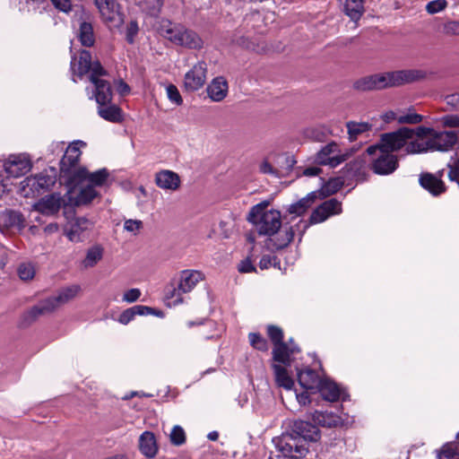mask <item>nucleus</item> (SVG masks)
<instances>
[{"instance_id":"47","label":"nucleus","mask_w":459,"mask_h":459,"mask_svg":"<svg viewBox=\"0 0 459 459\" xmlns=\"http://www.w3.org/2000/svg\"><path fill=\"white\" fill-rule=\"evenodd\" d=\"M170 443L176 446L184 445L186 441V437L184 429L181 426L176 425L170 432Z\"/></svg>"},{"instance_id":"29","label":"nucleus","mask_w":459,"mask_h":459,"mask_svg":"<svg viewBox=\"0 0 459 459\" xmlns=\"http://www.w3.org/2000/svg\"><path fill=\"white\" fill-rule=\"evenodd\" d=\"M317 198V192L313 191L298 202L290 204L287 209V212L290 214L301 216L314 204Z\"/></svg>"},{"instance_id":"56","label":"nucleus","mask_w":459,"mask_h":459,"mask_svg":"<svg viewBox=\"0 0 459 459\" xmlns=\"http://www.w3.org/2000/svg\"><path fill=\"white\" fill-rule=\"evenodd\" d=\"M141 295L142 291L140 289H130L124 293L122 301L126 303H133L136 301L141 297Z\"/></svg>"},{"instance_id":"55","label":"nucleus","mask_w":459,"mask_h":459,"mask_svg":"<svg viewBox=\"0 0 459 459\" xmlns=\"http://www.w3.org/2000/svg\"><path fill=\"white\" fill-rule=\"evenodd\" d=\"M446 6V0H433L427 4L426 10L429 13L434 14L443 11Z\"/></svg>"},{"instance_id":"19","label":"nucleus","mask_w":459,"mask_h":459,"mask_svg":"<svg viewBox=\"0 0 459 459\" xmlns=\"http://www.w3.org/2000/svg\"><path fill=\"white\" fill-rule=\"evenodd\" d=\"M297 379L299 385L304 390L310 391L311 394H316V389H318V385L322 380L318 373L309 368L298 369Z\"/></svg>"},{"instance_id":"64","label":"nucleus","mask_w":459,"mask_h":459,"mask_svg":"<svg viewBox=\"0 0 459 459\" xmlns=\"http://www.w3.org/2000/svg\"><path fill=\"white\" fill-rule=\"evenodd\" d=\"M346 160H347L346 154H337V155L330 157V159L328 160L329 162H327V165H329L332 168H335L336 166L342 163Z\"/></svg>"},{"instance_id":"3","label":"nucleus","mask_w":459,"mask_h":459,"mask_svg":"<svg viewBox=\"0 0 459 459\" xmlns=\"http://www.w3.org/2000/svg\"><path fill=\"white\" fill-rule=\"evenodd\" d=\"M79 290L80 286L78 285L68 286L60 290L56 296L48 297L40 300L22 315L21 325L28 326L35 322L40 316L52 313L59 306L73 299Z\"/></svg>"},{"instance_id":"15","label":"nucleus","mask_w":459,"mask_h":459,"mask_svg":"<svg viewBox=\"0 0 459 459\" xmlns=\"http://www.w3.org/2000/svg\"><path fill=\"white\" fill-rule=\"evenodd\" d=\"M56 181V170L51 169V174L47 171L40 172L33 177L27 178L24 182L32 195L41 194L50 189Z\"/></svg>"},{"instance_id":"31","label":"nucleus","mask_w":459,"mask_h":459,"mask_svg":"<svg viewBox=\"0 0 459 459\" xmlns=\"http://www.w3.org/2000/svg\"><path fill=\"white\" fill-rule=\"evenodd\" d=\"M342 11L352 21L357 22L364 13V0H339Z\"/></svg>"},{"instance_id":"45","label":"nucleus","mask_w":459,"mask_h":459,"mask_svg":"<svg viewBox=\"0 0 459 459\" xmlns=\"http://www.w3.org/2000/svg\"><path fill=\"white\" fill-rule=\"evenodd\" d=\"M250 345L260 351H267L269 349L267 340L260 333H250L248 334Z\"/></svg>"},{"instance_id":"33","label":"nucleus","mask_w":459,"mask_h":459,"mask_svg":"<svg viewBox=\"0 0 459 459\" xmlns=\"http://www.w3.org/2000/svg\"><path fill=\"white\" fill-rule=\"evenodd\" d=\"M98 114L103 119L112 123H119L123 120L122 110L117 105H99Z\"/></svg>"},{"instance_id":"43","label":"nucleus","mask_w":459,"mask_h":459,"mask_svg":"<svg viewBox=\"0 0 459 459\" xmlns=\"http://www.w3.org/2000/svg\"><path fill=\"white\" fill-rule=\"evenodd\" d=\"M143 315V305H136L132 307H129L126 310H124L117 321L122 325H127L132 320L134 319L135 316H142Z\"/></svg>"},{"instance_id":"34","label":"nucleus","mask_w":459,"mask_h":459,"mask_svg":"<svg viewBox=\"0 0 459 459\" xmlns=\"http://www.w3.org/2000/svg\"><path fill=\"white\" fill-rule=\"evenodd\" d=\"M232 43L236 44L243 48L247 50H252L256 53H261L264 51V45L260 42L256 38H249L246 36H235L232 39Z\"/></svg>"},{"instance_id":"40","label":"nucleus","mask_w":459,"mask_h":459,"mask_svg":"<svg viewBox=\"0 0 459 459\" xmlns=\"http://www.w3.org/2000/svg\"><path fill=\"white\" fill-rule=\"evenodd\" d=\"M457 443H448L442 446L438 459H459V432L456 435Z\"/></svg>"},{"instance_id":"53","label":"nucleus","mask_w":459,"mask_h":459,"mask_svg":"<svg viewBox=\"0 0 459 459\" xmlns=\"http://www.w3.org/2000/svg\"><path fill=\"white\" fill-rule=\"evenodd\" d=\"M35 271L31 264H22L18 267V275L23 281L31 280L34 277Z\"/></svg>"},{"instance_id":"1","label":"nucleus","mask_w":459,"mask_h":459,"mask_svg":"<svg viewBox=\"0 0 459 459\" xmlns=\"http://www.w3.org/2000/svg\"><path fill=\"white\" fill-rule=\"evenodd\" d=\"M320 437V430L316 425L309 420H296L289 431L273 438L278 455L268 459H304L308 453L309 442H316Z\"/></svg>"},{"instance_id":"52","label":"nucleus","mask_w":459,"mask_h":459,"mask_svg":"<svg viewBox=\"0 0 459 459\" xmlns=\"http://www.w3.org/2000/svg\"><path fill=\"white\" fill-rule=\"evenodd\" d=\"M422 120L423 116L417 113H408L397 117V122L399 124L417 125L421 123Z\"/></svg>"},{"instance_id":"23","label":"nucleus","mask_w":459,"mask_h":459,"mask_svg":"<svg viewBox=\"0 0 459 459\" xmlns=\"http://www.w3.org/2000/svg\"><path fill=\"white\" fill-rule=\"evenodd\" d=\"M91 226V222L84 218L79 217L72 221L65 228V236L72 242H80L82 240V234L88 230Z\"/></svg>"},{"instance_id":"9","label":"nucleus","mask_w":459,"mask_h":459,"mask_svg":"<svg viewBox=\"0 0 459 459\" xmlns=\"http://www.w3.org/2000/svg\"><path fill=\"white\" fill-rule=\"evenodd\" d=\"M411 128L401 127L396 131L385 133L380 135L379 151H386L391 153L399 151L407 140L411 139Z\"/></svg>"},{"instance_id":"17","label":"nucleus","mask_w":459,"mask_h":459,"mask_svg":"<svg viewBox=\"0 0 459 459\" xmlns=\"http://www.w3.org/2000/svg\"><path fill=\"white\" fill-rule=\"evenodd\" d=\"M25 228V219L21 212L5 209L0 212V231L17 230Z\"/></svg>"},{"instance_id":"61","label":"nucleus","mask_w":459,"mask_h":459,"mask_svg":"<svg viewBox=\"0 0 459 459\" xmlns=\"http://www.w3.org/2000/svg\"><path fill=\"white\" fill-rule=\"evenodd\" d=\"M238 271L240 273H256V268L254 266L252 261L249 257L242 260L238 265Z\"/></svg>"},{"instance_id":"4","label":"nucleus","mask_w":459,"mask_h":459,"mask_svg":"<svg viewBox=\"0 0 459 459\" xmlns=\"http://www.w3.org/2000/svg\"><path fill=\"white\" fill-rule=\"evenodd\" d=\"M78 144L85 145L82 141L74 142L67 146L60 160V177L69 187L83 182V177L86 175V168L78 166L82 155Z\"/></svg>"},{"instance_id":"10","label":"nucleus","mask_w":459,"mask_h":459,"mask_svg":"<svg viewBox=\"0 0 459 459\" xmlns=\"http://www.w3.org/2000/svg\"><path fill=\"white\" fill-rule=\"evenodd\" d=\"M171 44L188 48H200L203 41L195 30H158Z\"/></svg>"},{"instance_id":"46","label":"nucleus","mask_w":459,"mask_h":459,"mask_svg":"<svg viewBox=\"0 0 459 459\" xmlns=\"http://www.w3.org/2000/svg\"><path fill=\"white\" fill-rule=\"evenodd\" d=\"M266 333L273 346L285 342L283 330L278 325H268Z\"/></svg>"},{"instance_id":"35","label":"nucleus","mask_w":459,"mask_h":459,"mask_svg":"<svg viewBox=\"0 0 459 459\" xmlns=\"http://www.w3.org/2000/svg\"><path fill=\"white\" fill-rule=\"evenodd\" d=\"M74 60L75 57H73L71 61V68L78 74V76L82 77L84 74L90 72L91 68V55L89 51H81L77 70L74 68Z\"/></svg>"},{"instance_id":"26","label":"nucleus","mask_w":459,"mask_h":459,"mask_svg":"<svg viewBox=\"0 0 459 459\" xmlns=\"http://www.w3.org/2000/svg\"><path fill=\"white\" fill-rule=\"evenodd\" d=\"M312 420L316 423L315 425L325 427V428H336L342 425L341 417L333 412L315 411L311 414Z\"/></svg>"},{"instance_id":"36","label":"nucleus","mask_w":459,"mask_h":459,"mask_svg":"<svg viewBox=\"0 0 459 459\" xmlns=\"http://www.w3.org/2000/svg\"><path fill=\"white\" fill-rule=\"evenodd\" d=\"M352 88L360 92L378 91L375 74L357 79L354 81Z\"/></svg>"},{"instance_id":"11","label":"nucleus","mask_w":459,"mask_h":459,"mask_svg":"<svg viewBox=\"0 0 459 459\" xmlns=\"http://www.w3.org/2000/svg\"><path fill=\"white\" fill-rule=\"evenodd\" d=\"M399 168V159L394 153L379 151V155L374 159L369 169L377 175L387 176L393 174Z\"/></svg>"},{"instance_id":"24","label":"nucleus","mask_w":459,"mask_h":459,"mask_svg":"<svg viewBox=\"0 0 459 459\" xmlns=\"http://www.w3.org/2000/svg\"><path fill=\"white\" fill-rule=\"evenodd\" d=\"M319 394L321 397L327 402L334 403L340 399L341 389L339 385L329 378H322L316 394Z\"/></svg>"},{"instance_id":"18","label":"nucleus","mask_w":459,"mask_h":459,"mask_svg":"<svg viewBox=\"0 0 459 459\" xmlns=\"http://www.w3.org/2000/svg\"><path fill=\"white\" fill-rule=\"evenodd\" d=\"M295 230L292 226L284 227L282 231L278 230L274 236L269 237L264 242V247L270 252H276L287 247L293 240Z\"/></svg>"},{"instance_id":"39","label":"nucleus","mask_w":459,"mask_h":459,"mask_svg":"<svg viewBox=\"0 0 459 459\" xmlns=\"http://www.w3.org/2000/svg\"><path fill=\"white\" fill-rule=\"evenodd\" d=\"M336 152H339L338 144L335 142L329 143L316 153V162L319 165H327L331 155Z\"/></svg>"},{"instance_id":"54","label":"nucleus","mask_w":459,"mask_h":459,"mask_svg":"<svg viewBox=\"0 0 459 459\" xmlns=\"http://www.w3.org/2000/svg\"><path fill=\"white\" fill-rule=\"evenodd\" d=\"M94 30H79L78 39L82 46L91 47L95 42Z\"/></svg>"},{"instance_id":"38","label":"nucleus","mask_w":459,"mask_h":459,"mask_svg":"<svg viewBox=\"0 0 459 459\" xmlns=\"http://www.w3.org/2000/svg\"><path fill=\"white\" fill-rule=\"evenodd\" d=\"M109 177V172L107 169H100L95 172L90 173L86 169V175L83 177V181H89V186H102L106 184Z\"/></svg>"},{"instance_id":"58","label":"nucleus","mask_w":459,"mask_h":459,"mask_svg":"<svg viewBox=\"0 0 459 459\" xmlns=\"http://www.w3.org/2000/svg\"><path fill=\"white\" fill-rule=\"evenodd\" d=\"M441 122L445 127H459V116L446 115L441 118Z\"/></svg>"},{"instance_id":"27","label":"nucleus","mask_w":459,"mask_h":459,"mask_svg":"<svg viewBox=\"0 0 459 459\" xmlns=\"http://www.w3.org/2000/svg\"><path fill=\"white\" fill-rule=\"evenodd\" d=\"M94 85L93 95L99 105L109 104L112 100V91L110 84L106 80H100L91 82Z\"/></svg>"},{"instance_id":"25","label":"nucleus","mask_w":459,"mask_h":459,"mask_svg":"<svg viewBox=\"0 0 459 459\" xmlns=\"http://www.w3.org/2000/svg\"><path fill=\"white\" fill-rule=\"evenodd\" d=\"M228 90V82L222 76L215 77L206 88L209 98L215 102L224 100Z\"/></svg>"},{"instance_id":"42","label":"nucleus","mask_w":459,"mask_h":459,"mask_svg":"<svg viewBox=\"0 0 459 459\" xmlns=\"http://www.w3.org/2000/svg\"><path fill=\"white\" fill-rule=\"evenodd\" d=\"M346 126L351 142L356 141L359 134L368 132L371 127L368 123H357L354 121L348 122Z\"/></svg>"},{"instance_id":"48","label":"nucleus","mask_w":459,"mask_h":459,"mask_svg":"<svg viewBox=\"0 0 459 459\" xmlns=\"http://www.w3.org/2000/svg\"><path fill=\"white\" fill-rule=\"evenodd\" d=\"M164 0H145V13L157 17L163 6Z\"/></svg>"},{"instance_id":"62","label":"nucleus","mask_w":459,"mask_h":459,"mask_svg":"<svg viewBox=\"0 0 459 459\" xmlns=\"http://www.w3.org/2000/svg\"><path fill=\"white\" fill-rule=\"evenodd\" d=\"M56 8L64 13H69L72 10L71 0H51Z\"/></svg>"},{"instance_id":"32","label":"nucleus","mask_w":459,"mask_h":459,"mask_svg":"<svg viewBox=\"0 0 459 459\" xmlns=\"http://www.w3.org/2000/svg\"><path fill=\"white\" fill-rule=\"evenodd\" d=\"M346 181L347 179L343 175L330 178L318 191H316L318 198L324 199L327 196L334 195L344 186Z\"/></svg>"},{"instance_id":"57","label":"nucleus","mask_w":459,"mask_h":459,"mask_svg":"<svg viewBox=\"0 0 459 459\" xmlns=\"http://www.w3.org/2000/svg\"><path fill=\"white\" fill-rule=\"evenodd\" d=\"M411 138H413V136H417L421 139L427 137L428 135L433 136L435 133V130L433 128L426 127L423 126H420L415 129H411Z\"/></svg>"},{"instance_id":"6","label":"nucleus","mask_w":459,"mask_h":459,"mask_svg":"<svg viewBox=\"0 0 459 459\" xmlns=\"http://www.w3.org/2000/svg\"><path fill=\"white\" fill-rule=\"evenodd\" d=\"M342 212V203L335 198H331L323 202L311 212L308 221H300L295 225L298 230H300L299 241L305 231L310 225L317 224L325 221L330 216L339 214Z\"/></svg>"},{"instance_id":"5","label":"nucleus","mask_w":459,"mask_h":459,"mask_svg":"<svg viewBox=\"0 0 459 459\" xmlns=\"http://www.w3.org/2000/svg\"><path fill=\"white\" fill-rule=\"evenodd\" d=\"M428 73L421 69H403L375 74L377 91L397 88L427 78Z\"/></svg>"},{"instance_id":"59","label":"nucleus","mask_w":459,"mask_h":459,"mask_svg":"<svg viewBox=\"0 0 459 459\" xmlns=\"http://www.w3.org/2000/svg\"><path fill=\"white\" fill-rule=\"evenodd\" d=\"M315 394H311L310 391L304 390L301 393H297L296 397L300 405H307L310 404L313 402L312 395Z\"/></svg>"},{"instance_id":"16","label":"nucleus","mask_w":459,"mask_h":459,"mask_svg":"<svg viewBox=\"0 0 459 459\" xmlns=\"http://www.w3.org/2000/svg\"><path fill=\"white\" fill-rule=\"evenodd\" d=\"M459 141V136L455 131L436 132L432 138L429 139L430 151L448 152Z\"/></svg>"},{"instance_id":"21","label":"nucleus","mask_w":459,"mask_h":459,"mask_svg":"<svg viewBox=\"0 0 459 459\" xmlns=\"http://www.w3.org/2000/svg\"><path fill=\"white\" fill-rule=\"evenodd\" d=\"M62 204L63 199L59 194H52L37 202L34 204V209L44 215H53L59 212Z\"/></svg>"},{"instance_id":"22","label":"nucleus","mask_w":459,"mask_h":459,"mask_svg":"<svg viewBox=\"0 0 459 459\" xmlns=\"http://www.w3.org/2000/svg\"><path fill=\"white\" fill-rule=\"evenodd\" d=\"M419 183L434 196H438L446 190L444 181L429 172H422L420 175Z\"/></svg>"},{"instance_id":"37","label":"nucleus","mask_w":459,"mask_h":459,"mask_svg":"<svg viewBox=\"0 0 459 459\" xmlns=\"http://www.w3.org/2000/svg\"><path fill=\"white\" fill-rule=\"evenodd\" d=\"M104 249L100 245H95L87 250L86 256L82 261L84 268L95 266L102 259Z\"/></svg>"},{"instance_id":"30","label":"nucleus","mask_w":459,"mask_h":459,"mask_svg":"<svg viewBox=\"0 0 459 459\" xmlns=\"http://www.w3.org/2000/svg\"><path fill=\"white\" fill-rule=\"evenodd\" d=\"M271 367L274 373V381L277 386L291 390L294 386V380L289 375L287 367L276 363H273Z\"/></svg>"},{"instance_id":"14","label":"nucleus","mask_w":459,"mask_h":459,"mask_svg":"<svg viewBox=\"0 0 459 459\" xmlns=\"http://www.w3.org/2000/svg\"><path fill=\"white\" fill-rule=\"evenodd\" d=\"M368 163L367 156L360 155L346 163L342 169V173L348 180H355L356 182H364L368 179Z\"/></svg>"},{"instance_id":"8","label":"nucleus","mask_w":459,"mask_h":459,"mask_svg":"<svg viewBox=\"0 0 459 459\" xmlns=\"http://www.w3.org/2000/svg\"><path fill=\"white\" fill-rule=\"evenodd\" d=\"M94 4L109 29L119 28L124 23L125 16L117 0H94Z\"/></svg>"},{"instance_id":"28","label":"nucleus","mask_w":459,"mask_h":459,"mask_svg":"<svg viewBox=\"0 0 459 459\" xmlns=\"http://www.w3.org/2000/svg\"><path fill=\"white\" fill-rule=\"evenodd\" d=\"M293 349L289 350L287 343L282 342L273 346L272 359L273 363L284 367H290L292 363Z\"/></svg>"},{"instance_id":"51","label":"nucleus","mask_w":459,"mask_h":459,"mask_svg":"<svg viewBox=\"0 0 459 459\" xmlns=\"http://www.w3.org/2000/svg\"><path fill=\"white\" fill-rule=\"evenodd\" d=\"M167 96L169 100L176 104L177 106H180L183 103V99L180 95V92L176 85L170 83L166 87Z\"/></svg>"},{"instance_id":"2","label":"nucleus","mask_w":459,"mask_h":459,"mask_svg":"<svg viewBox=\"0 0 459 459\" xmlns=\"http://www.w3.org/2000/svg\"><path fill=\"white\" fill-rule=\"evenodd\" d=\"M269 201H263L251 207L247 221L255 227L259 236H274L281 228V213L275 209L267 210Z\"/></svg>"},{"instance_id":"44","label":"nucleus","mask_w":459,"mask_h":459,"mask_svg":"<svg viewBox=\"0 0 459 459\" xmlns=\"http://www.w3.org/2000/svg\"><path fill=\"white\" fill-rule=\"evenodd\" d=\"M159 447L155 435L145 430V457L153 458L158 453Z\"/></svg>"},{"instance_id":"60","label":"nucleus","mask_w":459,"mask_h":459,"mask_svg":"<svg viewBox=\"0 0 459 459\" xmlns=\"http://www.w3.org/2000/svg\"><path fill=\"white\" fill-rule=\"evenodd\" d=\"M142 225V221L126 220L124 223V229L128 232L136 233L141 229Z\"/></svg>"},{"instance_id":"50","label":"nucleus","mask_w":459,"mask_h":459,"mask_svg":"<svg viewBox=\"0 0 459 459\" xmlns=\"http://www.w3.org/2000/svg\"><path fill=\"white\" fill-rule=\"evenodd\" d=\"M89 73H91L89 79L91 82L102 80L100 76H104L107 74L106 70L102 67L101 64L99 61L91 62V68Z\"/></svg>"},{"instance_id":"7","label":"nucleus","mask_w":459,"mask_h":459,"mask_svg":"<svg viewBox=\"0 0 459 459\" xmlns=\"http://www.w3.org/2000/svg\"><path fill=\"white\" fill-rule=\"evenodd\" d=\"M204 279V274L200 271L184 270L180 273V278L178 288H173L166 294L169 301L168 305L177 306L182 303L183 299L179 297L180 292L187 293L191 291L195 286Z\"/></svg>"},{"instance_id":"20","label":"nucleus","mask_w":459,"mask_h":459,"mask_svg":"<svg viewBox=\"0 0 459 459\" xmlns=\"http://www.w3.org/2000/svg\"><path fill=\"white\" fill-rule=\"evenodd\" d=\"M154 181L158 187L164 190L177 191L181 186L179 175L169 169L157 172Z\"/></svg>"},{"instance_id":"13","label":"nucleus","mask_w":459,"mask_h":459,"mask_svg":"<svg viewBox=\"0 0 459 459\" xmlns=\"http://www.w3.org/2000/svg\"><path fill=\"white\" fill-rule=\"evenodd\" d=\"M32 167L29 156L25 154H13L4 163L5 173L10 178H20L27 174Z\"/></svg>"},{"instance_id":"41","label":"nucleus","mask_w":459,"mask_h":459,"mask_svg":"<svg viewBox=\"0 0 459 459\" xmlns=\"http://www.w3.org/2000/svg\"><path fill=\"white\" fill-rule=\"evenodd\" d=\"M98 196V192L93 186H86L82 187L78 193L74 204L76 205H82L90 204L95 197Z\"/></svg>"},{"instance_id":"12","label":"nucleus","mask_w":459,"mask_h":459,"mask_svg":"<svg viewBox=\"0 0 459 459\" xmlns=\"http://www.w3.org/2000/svg\"><path fill=\"white\" fill-rule=\"evenodd\" d=\"M207 64L200 61L195 64L184 77V88L188 92L201 89L206 82Z\"/></svg>"},{"instance_id":"63","label":"nucleus","mask_w":459,"mask_h":459,"mask_svg":"<svg viewBox=\"0 0 459 459\" xmlns=\"http://www.w3.org/2000/svg\"><path fill=\"white\" fill-rule=\"evenodd\" d=\"M446 102L447 106L451 108V110L459 112V93H453L446 97Z\"/></svg>"},{"instance_id":"49","label":"nucleus","mask_w":459,"mask_h":459,"mask_svg":"<svg viewBox=\"0 0 459 459\" xmlns=\"http://www.w3.org/2000/svg\"><path fill=\"white\" fill-rule=\"evenodd\" d=\"M429 140L424 143H420L418 141H411L406 145V152L407 153H421L429 151Z\"/></svg>"}]
</instances>
